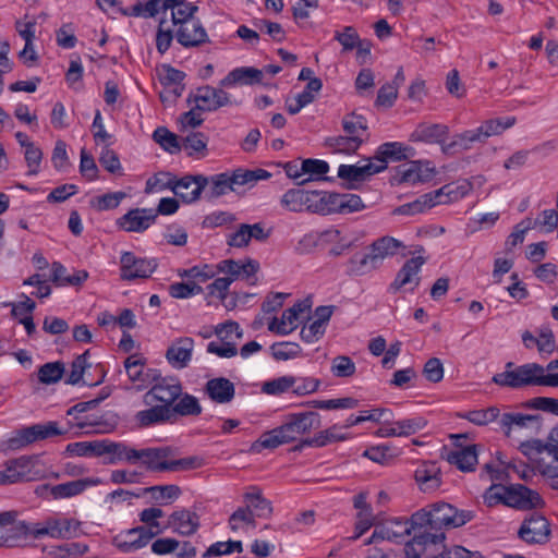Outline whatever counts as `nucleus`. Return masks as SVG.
Segmentation results:
<instances>
[{"mask_svg":"<svg viewBox=\"0 0 558 558\" xmlns=\"http://www.w3.org/2000/svg\"><path fill=\"white\" fill-rule=\"evenodd\" d=\"M181 148L190 157L202 158L207 154V140L201 132L191 133L183 140Z\"/></svg>","mask_w":558,"mask_h":558,"instance_id":"nucleus-50","label":"nucleus"},{"mask_svg":"<svg viewBox=\"0 0 558 558\" xmlns=\"http://www.w3.org/2000/svg\"><path fill=\"white\" fill-rule=\"evenodd\" d=\"M206 177L203 174L184 175L181 179L171 178L167 186L179 196L182 202L191 204L199 199L201 194L206 189Z\"/></svg>","mask_w":558,"mask_h":558,"instance_id":"nucleus-12","label":"nucleus"},{"mask_svg":"<svg viewBox=\"0 0 558 558\" xmlns=\"http://www.w3.org/2000/svg\"><path fill=\"white\" fill-rule=\"evenodd\" d=\"M150 388L143 396V402L145 405H153L154 403L160 405H167L171 409L172 404L182 395V385L175 377H161L160 373H157L156 378L151 380Z\"/></svg>","mask_w":558,"mask_h":558,"instance_id":"nucleus-6","label":"nucleus"},{"mask_svg":"<svg viewBox=\"0 0 558 558\" xmlns=\"http://www.w3.org/2000/svg\"><path fill=\"white\" fill-rule=\"evenodd\" d=\"M448 461L456 465L459 470L469 472L473 471L477 464L476 446H466L458 448L448 454Z\"/></svg>","mask_w":558,"mask_h":558,"instance_id":"nucleus-39","label":"nucleus"},{"mask_svg":"<svg viewBox=\"0 0 558 558\" xmlns=\"http://www.w3.org/2000/svg\"><path fill=\"white\" fill-rule=\"evenodd\" d=\"M492 380L500 387L512 389L527 386L558 387V373H545V367L537 363L515 366L508 362L505 371L495 374Z\"/></svg>","mask_w":558,"mask_h":558,"instance_id":"nucleus-1","label":"nucleus"},{"mask_svg":"<svg viewBox=\"0 0 558 558\" xmlns=\"http://www.w3.org/2000/svg\"><path fill=\"white\" fill-rule=\"evenodd\" d=\"M414 478L423 492H432L440 486V469L436 462H423L415 472Z\"/></svg>","mask_w":558,"mask_h":558,"instance_id":"nucleus-27","label":"nucleus"},{"mask_svg":"<svg viewBox=\"0 0 558 558\" xmlns=\"http://www.w3.org/2000/svg\"><path fill=\"white\" fill-rule=\"evenodd\" d=\"M538 417L523 413H504L499 414L498 425L506 436H510L512 429H522L533 424H537Z\"/></svg>","mask_w":558,"mask_h":558,"instance_id":"nucleus-36","label":"nucleus"},{"mask_svg":"<svg viewBox=\"0 0 558 558\" xmlns=\"http://www.w3.org/2000/svg\"><path fill=\"white\" fill-rule=\"evenodd\" d=\"M100 483L101 481L97 477H87L53 485L52 499H64L77 496L82 494L86 488L96 486Z\"/></svg>","mask_w":558,"mask_h":558,"instance_id":"nucleus-30","label":"nucleus"},{"mask_svg":"<svg viewBox=\"0 0 558 558\" xmlns=\"http://www.w3.org/2000/svg\"><path fill=\"white\" fill-rule=\"evenodd\" d=\"M271 355L277 361H287L301 354V347L295 342H277L270 347Z\"/></svg>","mask_w":558,"mask_h":558,"instance_id":"nucleus-56","label":"nucleus"},{"mask_svg":"<svg viewBox=\"0 0 558 558\" xmlns=\"http://www.w3.org/2000/svg\"><path fill=\"white\" fill-rule=\"evenodd\" d=\"M124 367L130 380L136 384L137 389L149 387L151 380L156 378L158 373L157 369L146 368L145 361L137 354L126 357Z\"/></svg>","mask_w":558,"mask_h":558,"instance_id":"nucleus-22","label":"nucleus"},{"mask_svg":"<svg viewBox=\"0 0 558 558\" xmlns=\"http://www.w3.org/2000/svg\"><path fill=\"white\" fill-rule=\"evenodd\" d=\"M64 374L62 362H50L41 365L38 369V380L45 385L58 383Z\"/></svg>","mask_w":558,"mask_h":558,"instance_id":"nucleus-53","label":"nucleus"},{"mask_svg":"<svg viewBox=\"0 0 558 558\" xmlns=\"http://www.w3.org/2000/svg\"><path fill=\"white\" fill-rule=\"evenodd\" d=\"M62 434H64V432L59 428V424L54 421H49L44 424H34L23 428L20 432V441L22 445H28Z\"/></svg>","mask_w":558,"mask_h":558,"instance_id":"nucleus-25","label":"nucleus"},{"mask_svg":"<svg viewBox=\"0 0 558 558\" xmlns=\"http://www.w3.org/2000/svg\"><path fill=\"white\" fill-rule=\"evenodd\" d=\"M484 500L489 507L504 504L506 506L521 510L542 507L544 504L541 495L537 492L532 490L521 484H514L510 486L493 484L486 490Z\"/></svg>","mask_w":558,"mask_h":558,"instance_id":"nucleus-4","label":"nucleus"},{"mask_svg":"<svg viewBox=\"0 0 558 558\" xmlns=\"http://www.w3.org/2000/svg\"><path fill=\"white\" fill-rule=\"evenodd\" d=\"M435 174L434 168L429 167V162L411 161L399 170L400 182L415 184L418 182H427Z\"/></svg>","mask_w":558,"mask_h":558,"instance_id":"nucleus-26","label":"nucleus"},{"mask_svg":"<svg viewBox=\"0 0 558 558\" xmlns=\"http://www.w3.org/2000/svg\"><path fill=\"white\" fill-rule=\"evenodd\" d=\"M89 355V351H85L83 354L78 355L71 364L70 374L65 380L69 385H77L81 381L88 386H97L102 383L106 373L100 368V378L95 383H88L83 380V375L87 368L90 367V363H88L87 359Z\"/></svg>","mask_w":558,"mask_h":558,"instance_id":"nucleus-38","label":"nucleus"},{"mask_svg":"<svg viewBox=\"0 0 558 558\" xmlns=\"http://www.w3.org/2000/svg\"><path fill=\"white\" fill-rule=\"evenodd\" d=\"M263 77V72L258 69L251 66H242L232 70L225 78L220 81V86H231L236 83L240 84H254L259 83Z\"/></svg>","mask_w":558,"mask_h":558,"instance_id":"nucleus-40","label":"nucleus"},{"mask_svg":"<svg viewBox=\"0 0 558 558\" xmlns=\"http://www.w3.org/2000/svg\"><path fill=\"white\" fill-rule=\"evenodd\" d=\"M345 439H348L347 435L339 433V427L333 425L325 430L319 432L312 438L304 439L303 445L322 448L337 441H343Z\"/></svg>","mask_w":558,"mask_h":558,"instance_id":"nucleus-49","label":"nucleus"},{"mask_svg":"<svg viewBox=\"0 0 558 558\" xmlns=\"http://www.w3.org/2000/svg\"><path fill=\"white\" fill-rule=\"evenodd\" d=\"M441 191H433L426 194L421 195L415 201L399 206L395 213L399 215H416L425 211L426 209H430L432 207L441 204L442 199H439V194Z\"/></svg>","mask_w":558,"mask_h":558,"instance_id":"nucleus-33","label":"nucleus"},{"mask_svg":"<svg viewBox=\"0 0 558 558\" xmlns=\"http://www.w3.org/2000/svg\"><path fill=\"white\" fill-rule=\"evenodd\" d=\"M15 510L0 512V547L24 548L32 538L31 522L19 520Z\"/></svg>","mask_w":558,"mask_h":558,"instance_id":"nucleus-5","label":"nucleus"},{"mask_svg":"<svg viewBox=\"0 0 558 558\" xmlns=\"http://www.w3.org/2000/svg\"><path fill=\"white\" fill-rule=\"evenodd\" d=\"M300 170L308 174V178L299 182V184H304L313 179H320L322 175L328 172L329 165L324 160L310 158L302 160Z\"/></svg>","mask_w":558,"mask_h":558,"instance_id":"nucleus-55","label":"nucleus"},{"mask_svg":"<svg viewBox=\"0 0 558 558\" xmlns=\"http://www.w3.org/2000/svg\"><path fill=\"white\" fill-rule=\"evenodd\" d=\"M518 535L527 544H546L550 536L549 522L545 517L533 513L523 520Z\"/></svg>","mask_w":558,"mask_h":558,"instance_id":"nucleus-13","label":"nucleus"},{"mask_svg":"<svg viewBox=\"0 0 558 558\" xmlns=\"http://www.w3.org/2000/svg\"><path fill=\"white\" fill-rule=\"evenodd\" d=\"M475 142H481L475 130H468L456 134L450 142L442 144V153L453 155L458 151L469 150Z\"/></svg>","mask_w":558,"mask_h":558,"instance_id":"nucleus-42","label":"nucleus"},{"mask_svg":"<svg viewBox=\"0 0 558 558\" xmlns=\"http://www.w3.org/2000/svg\"><path fill=\"white\" fill-rule=\"evenodd\" d=\"M412 148L400 142H387L378 146L375 155L371 158L373 166L378 168V173L384 171L389 161H401L408 158V153Z\"/></svg>","mask_w":558,"mask_h":558,"instance_id":"nucleus-21","label":"nucleus"},{"mask_svg":"<svg viewBox=\"0 0 558 558\" xmlns=\"http://www.w3.org/2000/svg\"><path fill=\"white\" fill-rule=\"evenodd\" d=\"M32 524V539H43L50 537L57 539V524L54 517H48L41 522Z\"/></svg>","mask_w":558,"mask_h":558,"instance_id":"nucleus-61","label":"nucleus"},{"mask_svg":"<svg viewBox=\"0 0 558 558\" xmlns=\"http://www.w3.org/2000/svg\"><path fill=\"white\" fill-rule=\"evenodd\" d=\"M342 126L344 132L349 135H362L367 130V122L364 117L356 114V113H350L347 114L342 120Z\"/></svg>","mask_w":558,"mask_h":558,"instance_id":"nucleus-63","label":"nucleus"},{"mask_svg":"<svg viewBox=\"0 0 558 558\" xmlns=\"http://www.w3.org/2000/svg\"><path fill=\"white\" fill-rule=\"evenodd\" d=\"M395 425H397L400 437H408L425 428L427 421L425 417L417 415L397 421Z\"/></svg>","mask_w":558,"mask_h":558,"instance_id":"nucleus-62","label":"nucleus"},{"mask_svg":"<svg viewBox=\"0 0 558 558\" xmlns=\"http://www.w3.org/2000/svg\"><path fill=\"white\" fill-rule=\"evenodd\" d=\"M169 410L172 421L177 415L197 416L202 413V407L197 398L189 393H182Z\"/></svg>","mask_w":558,"mask_h":558,"instance_id":"nucleus-43","label":"nucleus"},{"mask_svg":"<svg viewBox=\"0 0 558 558\" xmlns=\"http://www.w3.org/2000/svg\"><path fill=\"white\" fill-rule=\"evenodd\" d=\"M270 177L271 173L264 169L248 170L243 168L206 177L205 197L216 199L230 192L238 193L241 187H253L258 181L267 180Z\"/></svg>","mask_w":558,"mask_h":558,"instance_id":"nucleus-2","label":"nucleus"},{"mask_svg":"<svg viewBox=\"0 0 558 558\" xmlns=\"http://www.w3.org/2000/svg\"><path fill=\"white\" fill-rule=\"evenodd\" d=\"M157 268V262L154 258H143L132 252H123L120 257V278L124 281L135 279H146Z\"/></svg>","mask_w":558,"mask_h":558,"instance_id":"nucleus-10","label":"nucleus"},{"mask_svg":"<svg viewBox=\"0 0 558 558\" xmlns=\"http://www.w3.org/2000/svg\"><path fill=\"white\" fill-rule=\"evenodd\" d=\"M449 135V128L442 123L421 122L410 134V142L437 144L442 149V144Z\"/></svg>","mask_w":558,"mask_h":558,"instance_id":"nucleus-17","label":"nucleus"},{"mask_svg":"<svg viewBox=\"0 0 558 558\" xmlns=\"http://www.w3.org/2000/svg\"><path fill=\"white\" fill-rule=\"evenodd\" d=\"M172 450L170 447L138 449L136 464L145 466L148 471H169V461Z\"/></svg>","mask_w":558,"mask_h":558,"instance_id":"nucleus-20","label":"nucleus"},{"mask_svg":"<svg viewBox=\"0 0 558 558\" xmlns=\"http://www.w3.org/2000/svg\"><path fill=\"white\" fill-rule=\"evenodd\" d=\"M243 507L247 508L255 518H268L272 512L270 501L263 497L260 489L257 487H251L243 495Z\"/></svg>","mask_w":558,"mask_h":558,"instance_id":"nucleus-32","label":"nucleus"},{"mask_svg":"<svg viewBox=\"0 0 558 558\" xmlns=\"http://www.w3.org/2000/svg\"><path fill=\"white\" fill-rule=\"evenodd\" d=\"M364 165H340L338 168V177L340 179L359 182L378 173V168L373 166L371 158L365 160Z\"/></svg>","mask_w":558,"mask_h":558,"instance_id":"nucleus-35","label":"nucleus"},{"mask_svg":"<svg viewBox=\"0 0 558 558\" xmlns=\"http://www.w3.org/2000/svg\"><path fill=\"white\" fill-rule=\"evenodd\" d=\"M424 264L425 258L421 256L408 259L397 272L395 280L390 283L388 290L396 293L408 284H413L412 290L416 288L421 281L418 274Z\"/></svg>","mask_w":558,"mask_h":558,"instance_id":"nucleus-19","label":"nucleus"},{"mask_svg":"<svg viewBox=\"0 0 558 558\" xmlns=\"http://www.w3.org/2000/svg\"><path fill=\"white\" fill-rule=\"evenodd\" d=\"M310 308L305 302H298L292 307L286 310L280 319L276 317L268 324V330L284 336L291 333L296 328L300 314Z\"/></svg>","mask_w":558,"mask_h":558,"instance_id":"nucleus-23","label":"nucleus"},{"mask_svg":"<svg viewBox=\"0 0 558 558\" xmlns=\"http://www.w3.org/2000/svg\"><path fill=\"white\" fill-rule=\"evenodd\" d=\"M446 536L440 533L423 532L415 534L414 537L404 546L407 558H434L440 549Z\"/></svg>","mask_w":558,"mask_h":558,"instance_id":"nucleus-11","label":"nucleus"},{"mask_svg":"<svg viewBox=\"0 0 558 558\" xmlns=\"http://www.w3.org/2000/svg\"><path fill=\"white\" fill-rule=\"evenodd\" d=\"M277 427L264 433L251 446V451L259 453L263 449H275L281 445H284L280 435L277 433Z\"/></svg>","mask_w":558,"mask_h":558,"instance_id":"nucleus-58","label":"nucleus"},{"mask_svg":"<svg viewBox=\"0 0 558 558\" xmlns=\"http://www.w3.org/2000/svg\"><path fill=\"white\" fill-rule=\"evenodd\" d=\"M194 100L196 108L202 111H216L225 106L240 105L239 101L231 100L229 94L223 89L208 85L196 89Z\"/></svg>","mask_w":558,"mask_h":558,"instance_id":"nucleus-14","label":"nucleus"},{"mask_svg":"<svg viewBox=\"0 0 558 558\" xmlns=\"http://www.w3.org/2000/svg\"><path fill=\"white\" fill-rule=\"evenodd\" d=\"M138 449L132 448L124 442H111L109 457L106 461L107 464H117L119 462H126L136 464Z\"/></svg>","mask_w":558,"mask_h":558,"instance_id":"nucleus-47","label":"nucleus"},{"mask_svg":"<svg viewBox=\"0 0 558 558\" xmlns=\"http://www.w3.org/2000/svg\"><path fill=\"white\" fill-rule=\"evenodd\" d=\"M558 227V213L555 209H545L532 221V229L550 233Z\"/></svg>","mask_w":558,"mask_h":558,"instance_id":"nucleus-57","label":"nucleus"},{"mask_svg":"<svg viewBox=\"0 0 558 558\" xmlns=\"http://www.w3.org/2000/svg\"><path fill=\"white\" fill-rule=\"evenodd\" d=\"M515 123L514 117H508L505 119H490L485 121L481 126L474 129L481 142H484L486 138L499 135L505 130L511 128Z\"/></svg>","mask_w":558,"mask_h":558,"instance_id":"nucleus-46","label":"nucleus"},{"mask_svg":"<svg viewBox=\"0 0 558 558\" xmlns=\"http://www.w3.org/2000/svg\"><path fill=\"white\" fill-rule=\"evenodd\" d=\"M29 461L26 459V456L5 461L4 469L0 470L3 480H5V485L23 482L24 471Z\"/></svg>","mask_w":558,"mask_h":558,"instance_id":"nucleus-45","label":"nucleus"},{"mask_svg":"<svg viewBox=\"0 0 558 558\" xmlns=\"http://www.w3.org/2000/svg\"><path fill=\"white\" fill-rule=\"evenodd\" d=\"M320 426L319 414L316 412H301L291 414L290 418L279 427L278 434L280 435L283 444H289L298 438L299 435L308 433L312 428Z\"/></svg>","mask_w":558,"mask_h":558,"instance_id":"nucleus-9","label":"nucleus"},{"mask_svg":"<svg viewBox=\"0 0 558 558\" xmlns=\"http://www.w3.org/2000/svg\"><path fill=\"white\" fill-rule=\"evenodd\" d=\"M57 524V539H70L78 535L81 523L75 519L54 517Z\"/></svg>","mask_w":558,"mask_h":558,"instance_id":"nucleus-60","label":"nucleus"},{"mask_svg":"<svg viewBox=\"0 0 558 558\" xmlns=\"http://www.w3.org/2000/svg\"><path fill=\"white\" fill-rule=\"evenodd\" d=\"M296 384L295 376H281L269 381H265L262 387V391L267 395L278 396L292 390V387Z\"/></svg>","mask_w":558,"mask_h":558,"instance_id":"nucleus-54","label":"nucleus"},{"mask_svg":"<svg viewBox=\"0 0 558 558\" xmlns=\"http://www.w3.org/2000/svg\"><path fill=\"white\" fill-rule=\"evenodd\" d=\"M380 263L369 250L366 254H354L348 262V272L351 276H364L380 267Z\"/></svg>","mask_w":558,"mask_h":558,"instance_id":"nucleus-37","label":"nucleus"},{"mask_svg":"<svg viewBox=\"0 0 558 558\" xmlns=\"http://www.w3.org/2000/svg\"><path fill=\"white\" fill-rule=\"evenodd\" d=\"M148 407V409L138 411L135 414V421L138 426L148 427L151 425L172 422L171 412L167 405L154 403L153 405Z\"/></svg>","mask_w":558,"mask_h":558,"instance_id":"nucleus-31","label":"nucleus"},{"mask_svg":"<svg viewBox=\"0 0 558 558\" xmlns=\"http://www.w3.org/2000/svg\"><path fill=\"white\" fill-rule=\"evenodd\" d=\"M169 525L180 535L190 536L199 527V518L195 512L181 509L169 517Z\"/></svg>","mask_w":558,"mask_h":558,"instance_id":"nucleus-29","label":"nucleus"},{"mask_svg":"<svg viewBox=\"0 0 558 558\" xmlns=\"http://www.w3.org/2000/svg\"><path fill=\"white\" fill-rule=\"evenodd\" d=\"M470 190L471 184L469 182H464L460 185L446 184L438 189L437 191L442 192L441 194H439V199H442L441 204H448L460 198H463L470 192Z\"/></svg>","mask_w":558,"mask_h":558,"instance_id":"nucleus-59","label":"nucleus"},{"mask_svg":"<svg viewBox=\"0 0 558 558\" xmlns=\"http://www.w3.org/2000/svg\"><path fill=\"white\" fill-rule=\"evenodd\" d=\"M434 558H484L480 551H471L462 546L454 545L446 547L444 543L440 549L435 554Z\"/></svg>","mask_w":558,"mask_h":558,"instance_id":"nucleus-64","label":"nucleus"},{"mask_svg":"<svg viewBox=\"0 0 558 558\" xmlns=\"http://www.w3.org/2000/svg\"><path fill=\"white\" fill-rule=\"evenodd\" d=\"M363 143V138L360 135L349 136H330L325 141V145L331 148L335 153L340 154H353L355 153Z\"/></svg>","mask_w":558,"mask_h":558,"instance_id":"nucleus-44","label":"nucleus"},{"mask_svg":"<svg viewBox=\"0 0 558 558\" xmlns=\"http://www.w3.org/2000/svg\"><path fill=\"white\" fill-rule=\"evenodd\" d=\"M153 138L170 154H175L181 150L178 136L165 126L157 128L153 133Z\"/></svg>","mask_w":558,"mask_h":558,"instance_id":"nucleus-51","label":"nucleus"},{"mask_svg":"<svg viewBox=\"0 0 558 558\" xmlns=\"http://www.w3.org/2000/svg\"><path fill=\"white\" fill-rule=\"evenodd\" d=\"M416 527L417 525L413 524V514L410 519H388L375 526V530L366 544L376 543L378 541L401 543Z\"/></svg>","mask_w":558,"mask_h":558,"instance_id":"nucleus-8","label":"nucleus"},{"mask_svg":"<svg viewBox=\"0 0 558 558\" xmlns=\"http://www.w3.org/2000/svg\"><path fill=\"white\" fill-rule=\"evenodd\" d=\"M195 341L191 337H179L168 347L165 357L174 369L187 367L192 361Z\"/></svg>","mask_w":558,"mask_h":558,"instance_id":"nucleus-15","label":"nucleus"},{"mask_svg":"<svg viewBox=\"0 0 558 558\" xmlns=\"http://www.w3.org/2000/svg\"><path fill=\"white\" fill-rule=\"evenodd\" d=\"M557 444L547 448L546 456L535 460V470L549 483L558 476Z\"/></svg>","mask_w":558,"mask_h":558,"instance_id":"nucleus-41","label":"nucleus"},{"mask_svg":"<svg viewBox=\"0 0 558 558\" xmlns=\"http://www.w3.org/2000/svg\"><path fill=\"white\" fill-rule=\"evenodd\" d=\"M316 196L313 198L312 213L320 215H329L332 213H340L341 197L339 193H330L324 191H313Z\"/></svg>","mask_w":558,"mask_h":558,"instance_id":"nucleus-34","label":"nucleus"},{"mask_svg":"<svg viewBox=\"0 0 558 558\" xmlns=\"http://www.w3.org/2000/svg\"><path fill=\"white\" fill-rule=\"evenodd\" d=\"M171 11V21L174 26H178L175 32V38L179 44H195L196 40L190 41V37L185 33V31H194V36L203 38V25L198 19L194 15L198 11V7L191 3L184 2L183 4L177 7V9H172Z\"/></svg>","mask_w":558,"mask_h":558,"instance_id":"nucleus-7","label":"nucleus"},{"mask_svg":"<svg viewBox=\"0 0 558 558\" xmlns=\"http://www.w3.org/2000/svg\"><path fill=\"white\" fill-rule=\"evenodd\" d=\"M157 214L154 209L135 208L129 210L117 220V225L126 232H143L156 220Z\"/></svg>","mask_w":558,"mask_h":558,"instance_id":"nucleus-18","label":"nucleus"},{"mask_svg":"<svg viewBox=\"0 0 558 558\" xmlns=\"http://www.w3.org/2000/svg\"><path fill=\"white\" fill-rule=\"evenodd\" d=\"M500 411L497 407H489L487 409L468 411L460 416L469 422L482 426L499 418Z\"/></svg>","mask_w":558,"mask_h":558,"instance_id":"nucleus-52","label":"nucleus"},{"mask_svg":"<svg viewBox=\"0 0 558 558\" xmlns=\"http://www.w3.org/2000/svg\"><path fill=\"white\" fill-rule=\"evenodd\" d=\"M470 511L458 510L447 502H435L413 513V524L418 529L429 527L434 531L460 527L472 520Z\"/></svg>","mask_w":558,"mask_h":558,"instance_id":"nucleus-3","label":"nucleus"},{"mask_svg":"<svg viewBox=\"0 0 558 558\" xmlns=\"http://www.w3.org/2000/svg\"><path fill=\"white\" fill-rule=\"evenodd\" d=\"M402 246L403 244L399 240L392 236H383L374 241L369 250L381 264L386 257L397 254L398 250Z\"/></svg>","mask_w":558,"mask_h":558,"instance_id":"nucleus-48","label":"nucleus"},{"mask_svg":"<svg viewBox=\"0 0 558 558\" xmlns=\"http://www.w3.org/2000/svg\"><path fill=\"white\" fill-rule=\"evenodd\" d=\"M316 196L313 191L302 189L288 190L280 198V205L292 213L310 211L312 213L313 198Z\"/></svg>","mask_w":558,"mask_h":558,"instance_id":"nucleus-24","label":"nucleus"},{"mask_svg":"<svg viewBox=\"0 0 558 558\" xmlns=\"http://www.w3.org/2000/svg\"><path fill=\"white\" fill-rule=\"evenodd\" d=\"M205 392L216 403H229L233 400L235 388L232 381L225 377L209 379L205 385Z\"/></svg>","mask_w":558,"mask_h":558,"instance_id":"nucleus-28","label":"nucleus"},{"mask_svg":"<svg viewBox=\"0 0 558 558\" xmlns=\"http://www.w3.org/2000/svg\"><path fill=\"white\" fill-rule=\"evenodd\" d=\"M155 536L156 532L142 525L119 533L113 544L123 553H132L145 547Z\"/></svg>","mask_w":558,"mask_h":558,"instance_id":"nucleus-16","label":"nucleus"}]
</instances>
